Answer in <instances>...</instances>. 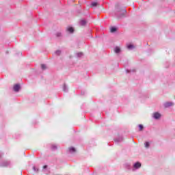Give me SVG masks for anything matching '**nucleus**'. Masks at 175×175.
Returning a JSON list of instances; mask_svg holds the SVG:
<instances>
[{
    "label": "nucleus",
    "mask_w": 175,
    "mask_h": 175,
    "mask_svg": "<svg viewBox=\"0 0 175 175\" xmlns=\"http://www.w3.org/2000/svg\"><path fill=\"white\" fill-rule=\"evenodd\" d=\"M117 12H118L116 14V17L118 18H121V17H124V16H125V13H126V10H125V9L118 10Z\"/></svg>",
    "instance_id": "f257e3e1"
},
{
    "label": "nucleus",
    "mask_w": 175,
    "mask_h": 175,
    "mask_svg": "<svg viewBox=\"0 0 175 175\" xmlns=\"http://www.w3.org/2000/svg\"><path fill=\"white\" fill-rule=\"evenodd\" d=\"M140 167H142V163L137 161L133 164L132 170L133 172H135L140 169Z\"/></svg>",
    "instance_id": "f03ea898"
},
{
    "label": "nucleus",
    "mask_w": 175,
    "mask_h": 175,
    "mask_svg": "<svg viewBox=\"0 0 175 175\" xmlns=\"http://www.w3.org/2000/svg\"><path fill=\"white\" fill-rule=\"evenodd\" d=\"M152 117L154 120H159L162 117V115L159 112H154L153 113Z\"/></svg>",
    "instance_id": "7ed1b4c3"
},
{
    "label": "nucleus",
    "mask_w": 175,
    "mask_h": 175,
    "mask_svg": "<svg viewBox=\"0 0 175 175\" xmlns=\"http://www.w3.org/2000/svg\"><path fill=\"white\" fill-rule=\"evenodd\" d=\"M163 106L165 108L172 107V106H174V103H173V102H166V103H163Z\"/></svg>",
    "instance_id": "20e7f679"
},
{
    "label": "nucleus",
    "mask_w": 175,
    "mask_h": 175,
    "mask_svg": "<svg viewBox=\"0 0 175 175\" xmlns=\"http://www.w3.org/2000/svg\"><path fill=\"white\" fill-rule=\"evenodd\" d=\"M9 165H10V161H5L3 163H1L0 166H1V167H6V166H9Z\"/></svg>",
    "instance_id": "39448f33"
},
{
    "label": "nucleus",
    "mask_w": 175,
    "mask_h": 175,
    "mask_svg": "<svg viewBox=\"0 0 175 175\" xmlns=\"http://www.w3.org/2000/svg\"><path fill=\"white\" fill-rule=\"evenodd\" d=\"M20 88H21L20 84L14 85L13 87V90L15 92H18L20 91Z\"/></svg>",
    "instance_id": "423d86ee"
},
{
    "label": "nucleus",
    "mask_w": 175,
    "mask_h": 175,
    "mask_svg": "<svg viewBox=\"0 0 175 175\" xmlns=\"http://www.w3.org/2000/svg\"><path fill=\"white\" fill-rule=\"evenodd\" d=\"M114 53H116V54H120L121 53V48H120V46H116L114 48Z\"/></svg>",
    "instance_id": "0eeeda50"
},
{
    "label": "nucleus",
    "mask_w": 175,
    "mask_h": 175,
    "mask_svg": "<svg viewBox=\"0 0 175 175\" xmlns=\"http://www.w3.org/2000/svg\"><path fill=\"white\" fill-rule=\"evenodd\" d=\"M79 24L82 27H84L87 24V21L85 20H84V19H82V20L80 21Z\"/></svg>",
    "instance_id": "6e6552de"
},
{
    "label": "nucleus",
    "mask_w": 175,
    "mask_h": 175,
    "mask_svg": "<svg viewBox=\"0 0 175 175\" xmlns=\"http://www.w3.org/2000/svg\"><path fill=\"white\" fill-rule=\"evenodd\" d=\"M68 151H69V152H70V154H73V153L76 152V148H75L73 147H70L68 148Z\"/></svg>",
    "instance_id": "1a4fd4ad"
},
{
    "label": "nucleus",
    "mask_w": 175,
    "mask_h": 175,
    "mask_svg": "<svg viewBox=\"0 0 175 175\" xmlns=\"http://www.w3.org/2000/svg\"><path fill=\"white\" fill-rule=\"evenodd\" d=\"M66 31L69 32V33H73L74 29L72 27H67Z\"/></svg>",
    "instance_id": "9d476101"
},
{
    "label": "nucleus",
    "mask_w": 175,
    "mask_h": 175,
    "mask_svg": "<svg viewBox=\"0 0 175 175\" xmlns=\"http://www.w3.org/2000/svg\"><path fill=\"white\" fill-rule=\"evenodd\" d=\"M127 49L128 50H133V49H135V46H133V44H128Z\"/></svg>",
    "instance_id": "9b49d317"
},
{
    "label": "nucleus",
    "mask_w": 175,
    "mask_h": 175,
    "mask_svg": "<svg viewBox=\"0 0 175 175\" xmlns=\"http://www.w3.org/2000/svg\"><path fill=\"white\" fill-rule=\"evenodd\" d=\"M122 140H123L122 137H120L119 138L116 139H115V142H116V143H120V142H122Z\"/></svg>",
    "instance_id": "f8f14e48"
},
{
    "label": "nucleus",
    "mask_w": 175,
    "mask_h": 175,
    "mask_svg": "<svg viewBox=\"0 0 175 175\" xmlns=\"http://www.w3.org/2000/svg\"><path fill=\"white\" fill-rule=\"evenodd\" d=\"M116 31H117L116 27H112L110 28V32H111L112 33L116 32Z\"/></svg>",
    "instance_id": "ddd939ff"
},
{
    "label": "nucleus",
    "mask_w": 175,
    "mask_h": 175,
    "mask_svg": "<svg viewBox=\"0 0 175 175\" xmlns=\"http://www.w3.org/2000/svg\"><path fill=\"white\" fill-rule=\"evenodd\" d=\"M124 167L127 169V170H131V164L129 163H126L124 165Z\"/></svg>",
    "instance_id": "4468645a"
},
{
    "label": "nucleus",
    "mask_w": 175,
    "mask_h": 175,
    "mask_svg": "<svg viewBox=\"0 0 175 175\" xmlns=\"http://www.w3.org/2000/svg\"><path fill=\"white\" fill-rule=\"evenodd\" d=\"M63 91L64 92H68V86H66V85H63Z\"/></svg>",
    "instance_id": "2eb2a0df"
},
{
    "label": "nucleus",
    "mask_w": 175,
    "mask_h": 175,
    "mask_svg": "<svg viewBox=\"0 0 175 175\" xmlns=\"http://www.w3.org/2000/svg\"><path fill=\"white\" fill-rule=\"evenodd\" d=\"M138 127H139V131L140 132H142V131H143V129H144V128L142 124H139V125H138Z\"/></svg>",
    "instance_id": "dca6fc26"
},
{
    "label": "nucleus",
    "mask_w": 175,
    "mask_h": 175,
    "mask_svg": "<svg viewBox=\"0 0 175 175\" xmlns=\"http://www.w3.org/2000/svg\"><path fill=\"white\" fill-rule=\"evenodd\" d=\"M91 6H92L93 8H95V6H98V2H92L91 3Z\"/></svg>",
    "instance_id": "f3484780"
},
{
    "label": "nucleus",
    "mask_w": 175,
    "mask_h": 175,
    "mask_svg": "<svg viewBox=\"0 0 175 175\" xmlns=\"http://www.w3.org/2000/svg\"><path fill=\"white\" fill-rule=\"evenodd\" d=\"M77 57H78V58H81V57H83V53L80 52L77 53Z\"/></svg>",
    "instance_id": "a211bd4d"
},
{
    "label": "nucleus",
    "mask_w": 175,
    "mask_h": 175,
    "mask_svg": "<svg viewBox=\"0 0 175 175\" xmlns=\"http://www.w3.org/2000/svg\"><path fill=\"white\" fill-rule=\"evenodd\" d=\"M33 172H36V173H38V172H39V168L33 166Z\"/></svg>",
    "instance_id": "6ab92c4d"
},
{
    "label": "nucleus",
    "mask_w": 175,
    "mask_h": 175,
    "mask_svg": "<svg viewBox=\"0 0 175 175\" xmlns=\"http://www.w3.org/2000/svg\"><path fill=\"white\" fill-rule=\"evenodd\" d=\"M41 68H42V70H44L47 68V66H46V64H42Z\"/></svg>",
    "instance_id": "aec40b11"
},
{
    "label": "nucleus",
    "mask_w": 175,
    "mask_h": 175,
    "mask_svg": "<svg viewBox=\"0 0 175 175\" xmlns=\"http://www.w3.org/2000/svg\"><path fill=\"white\" fill-rule=\"evenodd\" d=\"M145 147L146 148H148L150 147V142H145Z\"/></svg>",
    "instance_id": "412c9836"
},
{
    "label": "nucleus",
    "mask_w": 175,
    "mask_h": 175,
    "mask_svg": "<svg viewBox=\"0 0 175 175\" xmlns=\"http://www.w3.org/2000/svg\"><path fill=\"white\" fill-rule=\"evenodd\" d=\"M46 169H47V165H44V166H43V169H42V172H43L44 173H46Z\"/></svg>",
    "instance_id": "4be33fe9"
},
{
    "label": "nucleus",
    "mask_w": 175,
    "mask_h": 175,
    "mask_svg": "<svg viewBox=\"0 0 175 175\" xmlns=\"http://www.w3.org/2000/svg\"><path fill=\"white\" fill-rule=\"evenodd\" d=\"M55 54L56 55H61V51H56Z\"/></svg>",
    "instance_id": "5701e85b"
},
{
    "label": "nucleus",
    "mask_w": 175,
    "mask_h": 175,
    "mask_svg": "<svg viewBox=\"0 0 175 175\" xmlns=\"http://www.w3.org/2000/svg\"><path fill=\"white\" fill-rule=\"evenodd\" d=\"M52 150H57L56 146H52Z\"/></svg>",
    "instance_id": "b1692460"
},
{
    "label": "nucleus",
    "mask_w": 175,
    "mask_h": 175,
    "mask_svg": "<svg viewBox=\"0 0 175 175\" xmlns=\"http://www.w3.org/2000/svg\"><path fill=\"white\" fill-rule=\"evenodd\" d=\"M57 36H61V33H57Z\"/></svg>",
    "instance_id": "393cba45"
},
{
    "label": "nucleus",
    "mask_w": 175,
    "mask_h": 175,
    "mask_svg": "<svg viewBox=\"0 0 175 175\" xmlns=\"http://www.w3.org/2000/svg\"><path fill=\"white\" fill-rule=\"evenodd\" d=\"M126 73H129V70H126Z\"/></svg>",
    "instance_id": "a878e982"
}]
</instances>
